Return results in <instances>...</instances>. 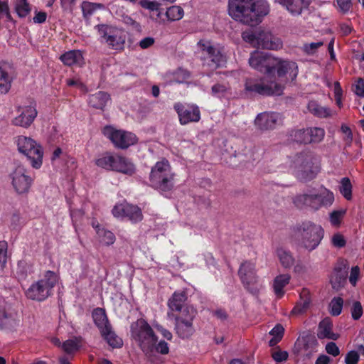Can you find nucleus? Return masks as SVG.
<instances>
[{"label": "nucleus", "instance_id": "1a4fd4ad", "mask_svg": "<svg viewBox=\"0 0 364 364\" xmlns=\"http://www.w3.org/2000/svg\"><path fill=\"white\" fill-rule=\"evenodd\" d=\"M18 150L26 156L32 167L39 168L42 165L43 151L37 142L31 137L18 136L16 139Z\"/></svg>", "mask_w": 364, "mask_h": 364}, {"label": "nucleus", "instance_id": "412c9836", "mask_svg": "<svg viewBox=\"0 0 364 364\" xmlns=\"http://www.w3.org/2000/svg\"><path fill=\"white\" fill-rule=\"evenodd\" d=\"M112 171L131 176L135 173L136 167L128 158L115 154Z\"/></svg>", "mask_w": 364, "mask_h": 364}, {"label": "nucleus", "instance_id": "49530a36", "mask_svg": "<svg viewBox=\"0 0 364 364\" xmlns=\"http://www.w3.org/2000/svg\"><path fill=\"white\" fill-rule=\"evenodd\" d=\"M104 6L100 4H95L87 1H84L82 4L81 8L85 16H89L93 14L96 10L102 9Z\"/></svg>", "mask_w": 364, "mask_h": 364}, {"label": "nucleus", "instance_id": "aec40b11", "mask_svg": "<svg viewBox=\"0 0 364 364\" xmlns=\"http://www.w3.org/2000/svg\"><path fill=\"white\" fill-rule=\"evenodd\" d=\"M280 122L281 116L276 112L261 113L255 119V126L262 130L274 129Z\"/></svg>", "mask_w": 364, "mask_h": 364}, {"label": "nucleus", "instance_id": "4d7b16f0", "mask_svg": "<svg viewBox=\"0 0 364 364\" xmlns=\"http://www.w3.org/2000/svg\"><path fill=\"white\" fill-rule=\"evenodd\" d=\"M353 318H360L363 315V307L359 301H354L351 307Z\"/></svg>", "mask_w": 364, "mask_h": 364}, {"label": "nucleus", "instance_id": "7ed1b4c3", "mask_svg": "<svg viewBox=\"0 0 364 364\" xmlns=\"http://www.w3.org/2000/svg\"><path fill=\"white\" fill-rule=\"evenodd\" d=\"M131 335L146 355H152L155 353L166 355L169 353L168 343L164 340L158 341V336L146 320L133 322Z\"/></svg>", "mask_w": 364, "mask_h": 364}, {"label": "nucleus", "instance_id": "6e6552de", "mask_svg": "<svg viewBox=\"0 0 364 364\" xmlns=\"http://www.w3.org/2000/svg\"><path fill=\"white\" fill-rule=\"evenodd\" d=\"M58 282V276L52 271L45 272L43 277L33 284L27 290L28 298L43 301L48 298L52 292L53 288Z\"/></svg>", "mask_w": 364, "mask_h": 364}, {"label": "nucleus", "instance_id": "bf43d9fd", "mask_svg": "<svg viewBox=\"0 0 364 364\" xmlns=\"http://www.w3.org/2000/svg\"><path fill=\"white\" fill-rule=\"evenodd\" d=\"M331 242L334 247H338V248L344 247L346 243L344 237L339 233H337V234H335L334 235H333V237L331 238Z\"/></svg>", "mask_w": 364, "mask_h": 364}, {"label": "nucleus", "instance_id": "c756f323", "mask_svg": "<svg viewBox=\"0 0 364 364\" xmlns=\"http://www.w3.org/2000/svg\"><path fill=\"white\" fill-rule=\"evenodd\" d=\"M92 225L96 229L99 241L102 245L109 246L114 243L116 237L113 232L100 227L98 225H95V223Z\"/></svg>", "mask_w": 364, "mask_h": 364}, {"label": "nucleus", "instance_id": "052dcab7", "mask_svg": "<svg viewBox=\"0 0 364 364\" xmlns=\"http://www.w3.org/2000/svg\"><path fill=\"white\" fill-rule=\"evenodd\" d=\"M284 333V328L281 324H277L269 332L273 337L282 339Z\"/></svg>", "mask_w": 364, "mask_h": 364}, {"label": "nucleus", "instance_id": "58836bf2", "mask_svg": "<svg viewBox=\"0 0 364 364\" xmlns=\"http://www.w3.org/2000/svg\"><path fill=\"white\" fill-rule=\"evenodd\" d=\"M14 9L21 18L27 16L31 11V5L27 0H14Z\"/></svg>", "mask_w": 364, "mask_h": 364}, {"label": "nucleus", "instance_id": "39448f33", "mask_svg": "<svg viewBox=\"0 0 364 364\" xmlns=\"http://www.w3.org/2000/svg\"><path fill=\"white\" fill-rule=\"evenodd\" d=\"M324 230L319 225L310 221L299 224L296 228L299 246L308 252L316 249L323 238Z\"/></svg>", "mask_w": 364, "mask_h": 364}, {"label": "nucleus", "instance_id": "2eb2a0df", "mask_svg": "<svg viewBox=\"0 0 364 364\" xmlns=\"http://www.w3.org/2000/svg\"><path fill=\"white\" fill-rule=\"evenodd\" d=\"M11 179L12 186L19 195L28 193L33 181L26 170L21 166H18L14 171L11 173Z\"/></svg>", "mask_w": 364, "mask_h": 364}, {"label": "nucleus", "instance_id": "b1692460", "mask_svg": "<svg viewBox=\"0 0 364 364\" xmlns=\"http://www.w3.org/2000/svg\"><path fill=\"white\" fill-rule=\"evenodd\" d=\"M333 326L331 320H321L316 331L318 338L336 341L339 338V334L333 332Z\"/></svg>", "mask_w": 364, "mask_h": 364}, {"label": "nucleus", "instance_id": "dca6fc26", "mask_svg": "<svg viewBox=\"0 0 364 364\" xmlns=\"http://www.w3.org/2000/svg\"><path fill=\"white\" fill-rule=\"evenodd\" d=\"M17 112L18 114L11 120L12 124L26 129L33 124L38 114L36 106L32 104L18 107Z\"/></svg>", "mask_w": 364, "mask_h": 364}, {"label": "nucleus", "instance_id": "f3484780", "mask_svg": "<svg viewBox=\"0 0 364 364\" xmlns=\"http://www.w3.org/2000/svg\"><path fill=\"white\" fill-rule=\"evenodd\" d=\"M181 124L186 125L191 122H198L200 119V112L194 105H183L181 103L174 105Z\"/></svg>", "mask_w": 364, "mask_h": 364}, {"label": "nucleus", "instance_id": "6ab92c4d", "mask_svg": "<svg viewBox=\"0 0 364 364\" xmlns=\"http://www.w3.org/2000/svg\"><path fill=\"white\" fill-rule=\"evenodd\" d=\"M318 345V341L314 334L309 331H304L295 343V350L299 353L304 350V355L309 358L312 353L316 351Z\"/></svg>", "mask_w": 364, "mask_h": 364}, {"label": "nucleus", "instance_id": "a878e982", "mask_svg": "<svg viewBox=\"0 0 364 364\" xmlns=\"http://www.w3.org/2000/svg\"><path fill=\"white\" fill-rule=\"evenodd\" d=\"M60 58L68 66L76 65L81 67L85 64L83 55L79 50H72L66 52Z\"/></svg>", "mask_w": 364, "mask_h": 364}, {"label": "nucleus", "instance_id": "69168bd1", "mask_svg": "<svg viewBox=\"0 0 364 364\" xmlns=\"http://www.w3.org/2000/svg\"><path fill=\"white\" fill-rule=\"evenodd\" d=\"M354 92L360 97H364V80L360 78L354 85Z\"/></svg>", "mask_w": 364, "mask_h": 364}, {"label": "nucleus", "instance_id": "a211bd4d", "mask_svg": "<svg viewBox=\"0 0 364 364\" xmlns=\"http://www.w3.org/2000/svg\"><path fill=\"white\" fill-rule=\"evenodd\" d=\"M95 325L100 329V333L107 343L114 348L123 346V341L112 331L109 320H94Z\"/></svg>", "mask_w": 364, "mask_h": 364}, {"label": "nucleus", "instance_id": "864d4df0", "mask_svg": "<svg viewBox=\"0 0 364 364\" xmlns=\"http://www.w3.org/2000/svg\"><path fill=\"white\" fill-rule=\"evenodd\" d=\"M139 4L141 7L149 11H157L160 6V4L157 1L150 0H141Z\"/></svg>", "mask_w": 364, "mask_h": 364}, {"label": "nucleus", "instance_id": "603ef678", "mask_svg": "<svg viewBox=\"0 0 364 364\" xmlns=\"http://www.w3.org/2000/svg\"><path fill=\"white\" fill-rule=\"evenodd\" d=\"M79 348L78 343L75 340H67L63 344V349L67 353H72Z\"/></svg>", "mask_w": 364, "mask_h": 364}, {"label": "nucleus", "instance_id": "5fc2aeb1", "mask_svg": "<svg viewBox=\"0 0 364 364\" xmlns=\"http://www.w3.org/2000/svg\"><path fill=\"white\" fill-rule=\"evenodd\" d=\"M360 360V355L358 351L350 350L349 351L345 358L346 364H358Z\"/></svg>", "mask_w": 364, "mask_h": 364}, {"label": "nucleus", "instance_id": "cd10ccee", "mask_svg": "<svg viewBox=\"0 0 364 364\" xmlns=\"http://www.w3.org/2000/svg\"><path fill=\"white\" fill-rule=\"evenodd\" d=\"M291 276L289 274H282L277 276L273 282L274 292L278 298L284 294V288L289 283Z\"/></svg>", "mask_w": 364, "mask_h": 364}, {"label": "nucleus", "instance_id": "473e14b6", "mask_svg": "<svg viewBox=\"0 0 364 364\" xmlns=\"http://www.w3.org/2000/svg\"><path fill=\"white\" fill-rule=\"evenodd\" d=\"M277 257L281 265L285 269L291 268L294 264V257L287 250L279 247L276 250Z\"/></svg>", "mask_w": 364, "mask_h": 364}, {"label": "nucleus", "instance_id": "0eeeda50", "mask_svg": "<svg viewBox=\"0 0 364 364\" xmlns=\"http://www.w3.org/2000/svg\"><path fill=\"white\" fill-rule=\"evenodd\" d=\"M242 38L254 48L277 50L283 46L282 41L269 31H245L242 32Z\"/></svg>", "mask_w": 364, "mask_h": 364}, {"label": "nucleus", "instance_id": "a18cd8bd", "mask_svg": "<svg viewBox=\"0 0 364 364\" xmlns=\"http://www.w3.org/2000/svg\"><path fill=\"white\" fill-rule=\"evenodd\" d=\"M308 128L294 131L291 136L293 139L299 144H309Z\"/></svg>", "mask_w": 364, "mask_h": 364}, {"label": "nucleus", "instance_id": "13d9d810", "mask_svg": "<svg viewBox=\"0 0 364 364\" xmlns=\"http://www.w3.org/2000/svg\"><path fill=\"white\" fill-rule=\"evenodd\" d=\"M336 6L343 13L348 12L352 7L350 0H336Z\"/></svg>", "mask_w": 364, "mask_h": 364}, {"label": "nucleus", "instance_id": "9d476101", "mask_svg": "<svg viewBox=\"0 0 364 364\" xmlns=\"http://www.w3.org/2000/svg\"><path fill=\"white\" fill-rule=\"evenodd\" d=\"M102 134L110 140L116 148L120 149H127L138 141V138L135 134L129 131L118 129L111 125L105 126L102 129Z\"/></svg>", "mask_w": 364, "mask_h": 364}, {"label": "nucleus", "instance_id": "3c124183", "mask_svg": "<svg viewBox=\"0 0 364 364\" xmlns=\"http://www.w3.org/2000/svg\"><path fill=\"white\" fill-rule=\"evenodd\" d=\"M8 1L9 0L0 1V18H6V20L11 19Z\"/></svg>", "mask_w": 364, "mask_h": 364}, {"label": "nucleus", "instance_id": "774afa93", "mask_svg": "<svg viewBox=\"0 0 364 364\" xmlns=\"http://www.w3.org/2000/svg\"><path fill=\"white\" fill-rule=\"evenodd\" d=\"M47 14L43 11H36L35 16L33 18V22L36 23H44L46 20Z\"/></svg>", "mask_w": 364, "mask_h": 364}, {"label": "nucleus", "instance_id": "37998d69", "mask_svg": "<svg viewBox=\"0 0 364 364\" xmlns=\"http://www.w3.org/2000/svg\"><path fill=\"white\" fill-rule=\"evenodd\" d=\"M339 191L346 200H350L352 198V185L348 178H343L341 181Z\"/></svg>", "mask_w": 364, "mask_h": 364}, {"label": "nucleus", "instance_id": "4c0bfd02", "mask_svg": "<svg viewBox=\"0 0 364 364\" xmlns=\"http://www.w3.org/2000/svg\"><path fill=\"white\" fill-rule=\"evenodd\" d=\"M114 156L115 154L105 153L96 159L95 164L100 168L112 171Z\"/></svg>", "mask_w": 364, "mask_h": 364}, {"label": "nucleus", "instance_id": "c9c22d12", "mask_svg": "<svg viewBox=\"0 0 364 364\" xmlns=\"http://www.w3.org/2000/svg\"><path fill=\"white\" fill-rule=\"evenodd\" d=\"M186 300V295L184 292H175L168 300V306L172 311H180Z\"/></svg>", "mask_w": 364, "mask_h": 364}, {"label": "nucleus", "instance_id": "bb28decb", "mask_svg": "<svg viewBox=\"0 0 364 364\" xmlns=\"http://www.w3.org/2000/svg\"><path fill=\"white\" fill-rule=\"evenodd\" d=\"M176 333L181 338H188L194 333V328L193 327V320H176Z\"/></svg>", "mask_w": 364, "mask_h": 364}, {"label": "nucleus", "instance_id": "f257e3e1", "mask_svg": "<svg viewBox=\"0 0 364 364\" xmlns=\"http://www.w3.org/2000/svg\"><path fill=\"white\" fill-rule=\"evenodd\" d=\"M275 70L277 75L270 74L260 80L247 79L245 84V91L262 95H281L284 85L296 78L298 66L295 62L277 58L273 71Z\"/></svg>", "mask_w": 364, "mask_h": 364}, {"label": "nucleus", "instance_id": "a19ab883", "mask_svg": "<svg viewBox=\"0 0 364 364\" xmlns=\"http://www.w3.org/2000/svg\"><path fill=\"white\" fill-rule=\"evenodd\" d=\"M211 94L215 97H228L230 95V87L227 84L217 83L212 87Z\"/></svg>", "mask_w": 364, "mask_h": 364}, {"label": "nucleus", "instance_id": "9b49d317", "mask_svg": "<svg viewBox=\"0 0 364 364\" xmlns=\"http://www.w3.org/2000/svg\"><path fill=\"white\" fill-rule=\"evenodd\" d=\"M197 46L203 55L204 64H207L211 69H216L225 63L226 58L221 49L214 46L210 41L200 40Z\"/></svg>", "mask_w": 364, "mask_h": 364}, {"label": "nucleus", "instance_id": "79ce46f5", "mask_svg": "<svg viewBox=\"0 0 364 364\" xmlns=\"http://www.w3.org/2000/svg\"><path fill=\"white\" fill-rule=\"evenodd\" d=\"M183 9L179 6H172L168 8L166 16L169 21H175L181 19L183 17Z\"/></svg>", "mask_w": 364, "mask_h": 364}, {"label": "nucleus", "instance_id": "f704fd0d", "mask_svg": "<svg viewBox=\"0 0 364 364\" xmlns=\"http://www.w3.org/2000/svg\"><path fill=\"white\" fill-rule=\"evenodd\" d=\"M346 282L345 273L341 268H335L330 277V283L332 288L335 290H339L343 287Z\"/></svg>", "mask_w": 364, "mask_h": 364}, {"label": "nucleus", "instance_id": "09e8293b", "mask_svg": "<svg viewBox=\"0 0 364 364\" xmlns=\"http://www.w3.org/2000/svg\"><path fill=\"white\" fill-rule=\"evenodd\" d=\"M8 259V243L5 240H0V269L3 268Z\"/></svg>", "mask_w": 364, "mask_h": 364}, {"label": "nucleus", "instance_id": "5701e85b", "mask_svg": "<svg viewBox=\"0 0 364 364\" xmlns=\"http://www.w3.org/2000/svg\"><path fill=\"white\" fill-rule=\"evenodd\" d=\"M334 200L332 192L325 188H321L318 191L314 189V209L317 210L322 206L331 205Z\"/></svg>", "mask_w": 364, "mask_h": 364}, {"label": "nucleus", "instance_id": "c85d7f7f", "mask_svg": "<svg viewBox=\"0 0 364 364\" xmlns=\"http://www.w3.org/2000/svg\"><path fill=\"white\" fill-rule=\"evenodd\" d=\"M311 304V298L309 292L304 291L301 294L300 301L291 310V316H301L309 308Z\"/></svg>", "mask_w": 364, "mask_h": 364}, {"label": "nucleus", "instance_id": "338daca9", "mask_svg": "<svg viewBox=\"0 0 364 364\" xmlns=\"http://www.w3.org/2000/svg\"><path fill=\"white\" fill-rule=\"evenodd\" d=\"M344 214L343 211H334L330 215V220L333 225H338Z\"/></svg>", "mask_w": 364, "mask_h": 364}, {"label": "nucleus", "instance_id": "0e129e2a", "mask_svg": "<svg viewBox=\"0 0 364 364\" xmlns=\"http://www.w3.org/2000/svg\"><path fill=\"white\" fill-rule=\"evenodd\" d=\"M341 132L345 134L344 141L350 144L353 141V134L351 129L346 124H342L341 127Z\"/></svg>", "mask_w": 364, "mask_h": 364}, {"label": "nucleus", "instance_id": "2f4dec72", "mask_svg": "<svg viewBox=\"0 0 364 364\" xmlns=\"http://www.w3.org/2000/svg\"><path fill=\"white\" fill-rule=\"evenodd\" d=\"M109 100V95L107 92H98L90 96L89 104L95 108L102 109Z\"/></svg>", "mask_w": 364, "mask_h": 364}, {"label": "nucleus", "instance_id": "72a5a7b5", "mask_svg": "<svg viewBox=\"0 0 364 364\" xmlns=\"http://www.w3.org/2000/svg\"><path fill=\"white\" fill-rule=\"evenodd\" d=\"M308 110L314 116L320 118H326L331 116L332 112L330 108L323 107L316 101H311L308 104Z\"/></svg>", "mask_w": 364, "mask_h": 364}, {"label": "nucleus", "instance_id": "423d86ee", "mask_svg": "<svg viewBox=\"0 0 364 364\" xmlns=\"http://www.w3.org/2000/svg\"><path fill=\"white\" fill-rule=\"evenodd\" d=\"M175 173L169 162L162 159L151 168L149 182L151 187L161 191H170L174 186Z\"/></svg>", "mask_w": 364, "mask_h": 364}, {"label": "nucleus", "instance_id": "6e6d98bb", "mask_svg": "<svg viewBox=\"0 0 364 364\" xmlns=\"http://www.w3.org/2000/svg\"><path fill=\"white\" fill-rule=\"evenodd\" d=\"M189 77V73L183 69H178L173 73V80L178 83L183 82Z\"/></svg>", "mask_w": 364, "mask_h": 364}, {"label": "nucleus", "instance_id": "393cba45", "mask_svg": "<svg viewBox=\"0 0 364 364\" xmlns=\"http://www.w3.org/2000/svg\"><path fill=\"white\" fill-rule=\"evenodd\" d=\"M239 275L242 283L247 286V287L257 282L255 264L252 262H245L242 263L239 269Z\"/></svg>", "mask_w": 364, "mask_h": 364}, {"label": "nucleus", "instance_id": "c03bdc74", "mask_svg": "<svg viewBox=\"0 0 364 364\" xmlns=\"http://www.w3.org/2000/svg\"><path fill=\"white\" fill-rule=\"evenodd\" d=\"M343 300L341 297L333 298L329 304L328 310L333 316H338L342 311Z\"/></svg>", "mask_w": 364, "mask_h": 364}, {"label": "nucleus", "instance_id": "e433bc0d", "mask_svg": "<svg viewBox=\"0 0 364 364\" xmlns=\"http://www.w3.org/2000/svg\"><path fill=\"white\" fill-rule=\"evenodd\" d=\"M11 78L6 67L0 63V92L6 93L11 88Z\"/></svg>", "mask_w": 364, "mask_h": 364}, {"label": "nucleus", "instance_id": "ea45409f", "mask_svg": "<svg viewBox=\"0 0 364 364\" xmlns=\"http://www.w3.org/2000/svg\"><path fill=\"white\" fill-rule=\"evenodd\" d=\"M309 144H318L323 141L325 136V130L320 127H309Z\"/></svg>", "mask_w": 364, "mask_h": 364}, {"label": "nucleus", "instance_id": "4be33fe9", "mask_svg": "<svg viewBox=\"0 0 364 364\" xmlns=\"http://www.w3.org/2000/svg\"><path fill=\"white\" fill-rule=\"evenodd\" d=\"M277 4L284 7L292 16H299L304 9L309 5V0H274Z\"/></svg>", "mask_w": 364, "mask_h": 364}, {"label": "nucleus", "instance_id": "f8f14e48", "mask_svg": "<svg viewBox=\"0 0 364 364\" xmlns=\"http://www.w3.org/2000/svg\"><path fill=\"white\" fill-rule=\"evenodd\" d=\"M97 31L102 42L106 43L110 48L118 50L124 47L126 36L123 30L105 24L95 27Z\"/></svg>", "mask_w": 364, "mask_h": 364}, {"label": "nucleus", "instance_id": "680f3d73", "mask_svg": "<svg viewBox=\"0 0 364 364\" xmlns=\"http://www.w3.org/2000/svg\"><path fill=\"white\" fill-rule=\"evenodd\" d=\"M360 275V268L358 266L353 267L350 270L349 282L353 286H355Z\"/></svg>", "mask_w": 364, "mask_h": 364}, {"label": "nucleus", "instance_id": "4468645a", "mask_svg": "<svg viewBox=\"0 0 364 364\" xmlns=\"http://www.w3.org/2000/svg\"><path fill=\"white\" fill-rule=\"evenodd\" d=\"M113 215L117 218H127L132 223H136L142 220L141 210L136 205L129 203H120L114 206Z\"/></svg>", "mask_w": 364, "mask_h": 364}, {"label": "nucleus", "instance_id": "de8ad7c7", "mask_svg": "<svg viewBox=\"0 0 364 364\" xmlns=\"http://www.w3.org/2000/svg\"><path fill=\"white\" fill-rule=\"evenodd\" d=\"M271 355L276 362L281 363L288 359L289 353L286 350H282L279 346H277L272 350Z\"/></svg>", "mask_w": 364, "mask_h": 364}, {"label": "nucleus", "instance_id": "f03ea898", "mask_svg": "<svg viewBox=\"0 0 364 364\" xmlns=\"http://www.w3.org/2000/svg\"><path fill=\"white\" fill-rule=\"evenodd\" d=\"M228 12L234 21L252 26L268 14L269 6L266 0H228Z\"/></svg>", "mask_w": 364, "mask_h": 364}, {"label": "nucleus", "instance_id": "20e7f679", "mask_svg": "<svg viewBox=\"0 0 364 364\" xmlns=\"http://www.w3.org/2000/svg\"><path fill=\"white\" fill-rule=\"evenodd\" d=\"M288 166L302 181L312 179L320 169L318 159L309 152H301L290 157Z\"/></svg>", "mask_w": 364, "mask_h": 364}, {"label": "nucleus", "instance_id": "7c9ffc66", "mask_svg": "<svg viewBox=\"0 0 364 364\" xmlns=\"http://www.w3.org/2000/svg\"><path fill=\"white\" fill-rule=\"evenodd\" d=\"M293 202L299 208L304 207L314 208V189L309 191L307 193L297 195L294 198Z\"/></svg>", "mask_w": 364, "mask_h": 364}, {"label": "nucleus", "instance_id": "ddd939ff", "mask_svg": "<svg viewBox=\"0 0 364 364\" xmlns=\"http://www.w3.org/2000/svg\"><path fill=\"white\" fill-rule=\"evenodd\" d=\"M276 63L275 57L258 50L252 52L249 59L250 65L259 72L266 73V76L273 73Z\"/></svg>", "mask_w": 364, "mask_h": 364}, {"label": "nucleus", "instance_id": "8fccbe9b", "mask_svg": "<svg viewBox=\"0 0 364 364\" xmlns=\"http://www.w3.org/2000/svg\"><path fill=\"white\" fill-rule=\"evenodd\" d=\"M323 45L322 41L306 43L303 46L302 50L308 55L314 54L317 50Z\"/></svg>", "mask_w": 364, "mask_h": 364}, {"label": "nucleus", "instance_id": "e2e57ef3", "mask_svg": "<svg viewBox=\"0 0 364 364\" xmlns=\"http://www.w3.org/2000/svg\"><path fill=\"white\" fill-rule=\"evenodd\" d=\"M326 351L327 353L336 357L340 354V350L336 343L329 342L326 346Z\"/></svg>", "mask_w": 364, "mask_h": 364}]
</instances>
